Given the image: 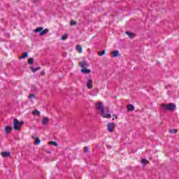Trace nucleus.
<instances>
[{"mask_svg": "<svg viewBox=\"0 0 179 179\" xmlns=\"http://www.w3.org/2000/svg\"><path fill=\"white\" fill-rule=\"evenodd\" d=\"M96 110H98L99 113H100L101 117L103 118H111V114H110V110L108 108L104 109V105L102 102H99L96 106Z\"/></svg>", "mask_w": 179, "mask_h": 179, "instance_id": "obj_1", "label": "nucleus"}, {"mask_svg": "<svg viewBox=\"0 0 179 179\" xmlns=\"http://www.w3.org/2000/svg\"><path fill=\"white\" fill-rule=\"evenodd\" d=\"M162 109V110H168L169 111H174L176 110V104L174 103H169V105L167 104H162L161 105Z\"/></svg>", "mask_w": 179, "mask_h": 179, "instance_id": "obj_2", "label": "nucleus"}, {"mask_svg": "<svg viewBox=\"0 0 179 179\" xmlns=\"http://www.w3.org/2000/svg\"><path fill=\"white\" fill-rule=\"evenodd\" d=\"M13 125L15 131H19V129H20V127L23 125V122H19L17 119H15Z\"/></svg>", "mask_w": 179, "mask_h": 179, "instance_id": "obj_3", "label": "nucleus"}, {"mask_svg": "<svg viewBox=\"0 0 179 179\" xmlns=\"http://www.w3.org/2000/svg\"><path fill=\"white\" fill-rule=\"evenodd\" d=\"M114 127L115 124L114 123H108L107 129L109 132H113L114 131Z\"/></svg>", "mask_w": 179, "mask_h": 179, "instance_id": "obj_4", "label": "nucleus"}, {"mask_svg": "<svg viewBox=\"0 0 179 179\" xmlns=\"http://www.w3.org/2000/svg\"><path fill=\"white\" fill-rule=\"evenodd\" d=\"M50 120H48V117H44L42 120V125H45L46 124H48Z\"/></svg>", "mask_w": 179, "mask_h": 179, "instance_id": "obj_5", "label": "nucleus"}, {"mask_svg": "<svg viewBox=\"0 0 179 179\" xmlns=\"http://www.w3.org/2000/svg\"><path fill=\"white\" fill-rule=\"evenodd\" d=\"M111 54L113 58H117V57H118V55L120 54V52H118V50H115L112 52Z\"/></svg>", "mask_w": 179, "mask_h": 179, "instance_id": "obj_6", "label": "nucleus"}, {"mask_svg": "<svg viewBox=\"0 0 179 179\" xmlns=\"http://www.w3.org/2000/svg\"><path fill=\"white\" fill-rule=\"evenodd\" d=\"M4 131H6V134H10V131H12V127L10 126H7L5 127Z\"/></svg>", "mask_w": 179, "mask_h": 179, "instance_id": "obj_7", "label": "nucleus"}, {"mask_svg": "<svg viewBox=\"0 0 179 179\" xmlns=\"http://www.w3.org/2000/svg\"><path fill=\"white\" fill-rule=\"evenodd\" d=\"M1 156L3 157H9V156H10V152H3L1 153Z\"/></svg>", "mask_w": 179, "mask_h": 179, "instance_id": "obj_8", "label": "nucleus"}, {"mask_svg": "<svg viewBox=\"0 0 179 179\" xmlns=\"http://www.w3.org/2000/svg\"><path fill=\"white\" fill-rule=\"evenodd\" d=\"M87 87L88 89H92V80H87Z\"/></svg>", "mask_w": 179, "mask_h": 179, "instance_id": "obj_9", "label": "nucleus"}, {"mask_svg": "<svg viewBox=\"0 0 179 179\" xmlns=\"http://www.w3.org/2000/svg\"><path fill=\"white\" fill-rule=\"evenodd\" d=\"M127 110L128 111H134V110H135V106H134L132 104H130L127 106Z\"/></svg>", "mask_w": 179, "mask_h": 179, "instance_id": "obj_10", "label": "nucleus"}, {"mask_svg": "<svg viewBox=\"0 0 179 179\" xmlns=\"http://www.w3.org/2000/svg\"><path fill=\"white\" fill-rule=\"evenodd\" d=\"M48 33V29H45L43 31L39 33V36H44Z\"/></svg>", "mask_w": 179, "mask_h": 179, "instance_id": "obj_11", "label": "nucleus"}, {"mask_svg": "<svg viewBox=\"0 0 179 179\" xmlns=\"http://www.w3.org/2000/svg\"><path fill=\"white\" fill-rule=\"evenodd\" d=\"M30 69L32 71V72L34 73V72H37V71H38L39 69H41V67L38 66V67H36V68H33V66H31Z\"/></svg>", "mask_w": 179, "mask_h": 179, "instance_id": "obj_12", "label": "nucleus"}, {"mask_svg": "<svg viewBox=\"0 0 179 179\" xmlns=\"http://www.w3.org/2000/svg\"><path fill=\"white\" fill-rule=\"evenodd\" d=\"M76 50L78 51V52H80V54H82L83 52V50L82 49V46L78 45L76 46Z\"/></svg>", "mask_w": 179, "mask_h": 179, "instance_id": "obj_13", "label": "nucleus"}, {"mask_svg": "<svg viewBox=\"0 0 179 179\" xmlns=\"http://www.w3.org/2000/svg\"><path fill=\"white\" fill-rule=\"evenodd\" d=\"M126 34L129 37V38H132L133 37H135V34L129 31H126Z\"/></svg>", "mask_w": 179, "mask_h": 179, "instance_id": "obj_14", "label": "nucleus"}, {"mask_svg": "<svg viewBox=\"0 0 179 179\" xmlns=\"http://www.w3.org/2000/svg\"><path fill=\"white\" fill-rule=\"evenodd\" d=\"M81 72L83 73H90V69H83L81 70Z\"/></svg>", "mask_w": 179, "mask_h": 179, "instance_id": "obj_15", "label": "nucleus"}, {"mask_svg": "<svg viewBox=\"0 0 179 179\" xmlns=\"http://www.w3.org/2000/svg\"><path fill=\"white\" fill-rule=\"evenodd\" d=\"M87 64L86 62H80V66H81V68H86V66H87Z\"/></svg>", "mask_w": 179, "mask_h": 179, "instance_id": "obj_16", "label": "nucleus"}, {"mask_svg": "<svg viewBox=\"0 0 179 179\" xmlns=\"http://www.w3.org/2000/svg\"><path fill=\"white\" fill-rule=\"evenodd\" d=\"M141 163L144 165L146 166V164H148L149 163V162L145 159H141Z\"/></svg>", "mask_w": 179, "mask_h": 179, "instance_id": "obj_17", "label": "nucleus"}, {"mask_svg": "<svg viewBox=\"0 0 179 179\" xmlns=\"http://www.w3.org/2000/svg\"><path fill=\"white\" fill-rule=\"evenodd\" d=\"M43 29V27L36 28L34 29V32L38 33L39 31H42Z\"/></svg>", "mask_w": 179, "mask_h": 179, "instance_id": "obj_18", "label": "nucleus"}, {"mask_svg": "<svg viewBox=\"0 0 179 179\" xmlns=\"http://www.w3.org/2000/svg\"><path fill=\"white\" fill-rule=\"evenodd\" d=\"M27 57H29V53L27 52H25L23 53L22 57H20V59L22 58H27Z\"/></svg>", "mask_w": 179, "mask_h": 179, "instance_id": "obj_19", "label": "nucleus"}, {"mask_svg": "<svg viewBox=\"0 0 179 179\" xmlns=\"http://www.w3.org/2000/svg\"><path fill=\"white\" fill-rule=\"evenodd\" d=\"M32 114L34 115H38L40 114V111H38V110H33L32 111Z\"/></svg>", "mask_w": 179, "mask_h": 179, "instance_id": "obj_20", "label": "nucleus"}, {"mask_svg": "<svg viewBox=\"0 0 179 179\" xmlns=\"http://www.w3.org/2000/svg\"><path fill=\"white\" fill-rule=\"evenodd\" d=\"M104 54H106V50L101 51V52H99V55L100 57H103V55H104Z\"/></svg>", "mask_w": 179, "mask_h": 179, "instance_id": "obj_21", "label": "nucleus"}, {"mask_svg": "<svg viewBox=\"0 0 179 179\" xmlns=\"http://www.w3.org/2000/svg\"><path fill=\"white\" fill-rule=\"evenodd\" d=\"M68 38V35L65 34L62 37V40L63 41H65V40H66Z\"/></svg>", "mask_w": 179, "mask_h": 179, "instance_id": "obj_22", "label": "nucleus"}, {"mask_svg": "<svg viewBox=\"0 0 179 179\" xmlns=\"http://www.w3.org/2000/svg\"><path fill=\"white\" fill-rule=\"evenodd\" d=\"M33 62H34V59L33 58H30L29 60H28V64H33Z\"/></svg>", "mask_w": 179, "mask_h": 179, "instance_id": "obj_23", "label": "nucleus"}, {"mask_svg": "<svg viewBox=\"0 0 179 179\" xmlns=\"http://www.w3.org/2000/svg\"><path fill=\"white\" fill-rule=\"evenodd\" d=\"M76 21H73V20H71V22H70V24H71V26H75V24H76Z\"/></svg>", "mask_w": 179, "mask_h": 179, "instance_id": "obj_24", "label": "nucleus"}, {"mask_svg": "<svg viewBox=\"0 0 179 179\" xmlns=\"http://www.w3.org/2000/svg\"><path fill=\"white\" fill-rule=\"evenodd\" d=\"M50 145H54L55 146H58V143L55 141H52L50 143Z\"/></svg>", "mask_w": 179, "mask_h": 179, "instance_id": "obj_25", "label": "nucleus"}, {"mask_svg": "<svg viewBox=\"0 0 179 179\" xmlns=\"http://www.w3.org/2000/svg\"><path fill=\"white\" fill-rule=\"evenodd\" d=\"M84 152H85V153H87V152H89V148H88L87 146H85V147L84 148Z\"/></svg>", "mask_w": 179, "mask_h": 179, "instance_id": "obj_26", "label": "nucleus"}, {"mask_svg": "<svg viewBox=\"0 0 179 179\" xmlns=\"http://www.w3.org/2000/svg\"><path fill=\"white\" fill-rule=\"evenodd\" d=\"M40 142H41V140H40V138H37V140L35 142L36 145H39Z\"/></svg>", "mask_w": 179, "mask_h": 179, "instance_id": "obj_27", "label": "nucleus"}, {"mask_svg": "<svg viewBox=\"0 0 179 179\" xmlns=\"http://www.w3.org/2000/svg\"><path fill=\"white\" fill-rule=\"evenodd\" d=\"M33 97H35L34 94H31L29 96V99H33Z\"/></svg>", "mask_w": 179, "mask_h": 179, "instance_id": "obj_28", "label": "nucleus"}, {"mask_svg": "<svg viewBox=\"0 0 179 179\" xmlns=\"http://www.w3.org/2000/svg\"><path fill=\"white\" fill-rule=\"evenodd\" d=\"M172 131H173V134H177V129H173Z\"/></svg>", "mask_w": 179, "mask_h": 179, "instance_id": "obj_29", "label": "nucleus"}, {"mask_svg": "<svg viewBox=\"0 0 179 179\" xmlns=\"http://www.w3.org/2000/svg\"><path fill=\"white\" fill-rule=\"evenodd\" d=\"M118 118V117L115 116V119L117 120Z\"/></svg>", "mask_w": 179, "mask_h": 179, "instance_id": "obj_30", "label": "nucleus"}]
</instances>
